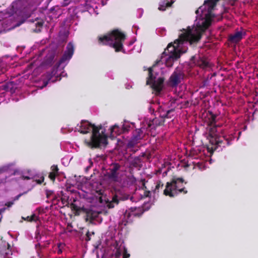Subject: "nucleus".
Returning a JSON list of instances; mask_svg holds the SVG:
<instances>
[{
	"label": "nucleus",
	"mask_w": 258,
	"mask_h": 258,
	"mask_svg": "<svg viewBox=\"0 0 258 258\" xmlns=\"http://www.w3.org/2000/svg\"><path fill=\"white\" fill-rule=\"evenodd\" d=\"M118 126L116 125H114L111 128V133H113V132H116L115 130L118 129Z\"/></svg>",
	"instance_id": "8fccbe9b"
},
{
	"label": "nucleus",
	"mask_w": 258,
	"mask_h": 258,
	"mask_svg": "<svg viewBox=\"0 0 258 258\" xmlns=\"http://www.w3.org/2000/svg\"><path fill=\"white\" fill-rule=\"evenodd\" d=\"M130 195L121 189L115 190V194L112 197V200L106 201V206L109 209L113 208L115 205H117L120 201H124L128 200Z\"/></svg>",
	"instance_id": "0eeeda50"
},
{
	"label": "nucleus",
	"mask_w": 258,
	"mask_h": 258,
	"mask_svg": "<svg viewBox=\"0 0 258 258\" xmlns=\"http://www.w3.org/2000/svg\"><path fill=\"white\" fill-rule=\"evenodd\" d=\"M60 10V8L58 6H55L51 7L49 11L50 13H53L54 15H57V11Z\"/></svg>",
	"instance_id": "72a5a7b5"
},
{
	"label": "nucleus",
	"mask_w": 258,
	"mask_h": 258,
	"mask_svg": "<svg viewBox=\"0 0 258 258\" xmlns=\"http://www.w3.org/2000/svg\"><path fill=\"white\" fill-rule=\"evenodd\" d=\"M51 172L49 174L48 177L50 179L54 182L55 180V178L58 175V168L57 165H53L51 167Z\"/></svg>",
	"instance_id": "a211bd4d"
},
{
	"label": "nucleus",
	"mask_w": 258,
	"mask_h": 258,
	"mask_svg": "<svg viewBox=\"0 0 258 258\" xmlns=\"http://www.w3.org/2000/svg\"><path fill=\"white\" fill-rule=\"evenodd\" d=\"M75 51V46L74 44L70 42L67 45L66 49L64 52L61 57L59 61L57 62L55 66L58 68L61 64L64 63L67 60H69L73 56Z\"/></svg>",
	"instance_id": "1a4fd4ad"
},
{
	"label": "nucleus",
	"mask_w": 258,
	"mask_h": 258,
	"mask_svg": "<svg viewBox=\"0 0 258 258\" xmlns=\"http://www.w3.org/2000/svg\"><path fill=\"white\" fill-rule=\"evenodd\" d=\"M99 201L100 203H103V198L102 197H100L99 198Z\"/></svg>",
	"instance_id": "864d4df0"
},
{
	"label": "nucleus",
	"mask_w": 258,
	"mask_h": 258,
	"mask_svg": "<svg viewBox=\"0 0 258 258\" xmlns=\"http://www.w3.org/2000/svg\"><path fill=\"white\" fill-rule=\"evenodd\" d=\"M26 192H25L24 193H21V194H19L18 195H17V196H16L14 198L13 201H16L18 200L22 195H23L24 194H26Z\"/></svg>",
	"instance_id": "49530a36"
},
{
	"label": "nucleus",
	"mask_w": 258,
	"mask_h": 258,
	"mask_svg": "<svg viewBox=\"0 0 258 258\" xmlns=\"http://www.w3.org/2000/svg\"><path fill=\"white\" fill-rule=\"evenodd\" d=\"M7 245L8 248L6 249V252H5L4 258H12V256L10 255H12L11 250L10 248V245L9 243H7Z\"/></svg>",
	"instance_id": "2f4dec72"
},
{
	"label": "nucleus",
	"mask_w": 258,
	"mask_h": 258,
	"mask_svg": "<svg viewBox=\"0 0 258 258\" xmlns=\"http://www.w3.org/2000/svg\"><path fill=\"white\" fill-rule=\"evenodd\" d=\"M90 168V166H88V167L86 168V169H87V170H88V169H89Z\"/></svg>",
	"instance_id": "13d9d810"
},
{
	"label": "nucleus",
	"mask_w": 258,
	"mask_h": 258,
	"mask_svg": "<svg viewBox=\"0 0 258 258\" xmlns=\"http://www.w3.org/2000/svg\"><path fill=\"white\" fill-rule=\"evenodd\" d=\"M120 168V165L118 163H113L111 165L109 171L106 173V176L111 180L117 181L119 173L118 171Z\"/></svg>",
	"instance_id": "9b49d317"
},
{
	"label": "nucleus",
	"mask_w": 258,
	"mask_h": 258,
	"mask_svg": "<svg viewBox=\"0 0 258 258\" xmlns=\"http://www.w3.org/2000/svg\"><path fill=\"white\" fill-rule=\"evenodd\" d=\"M91 234H94V232H92L91 233L88 230L86 234V241H88L91 240Z\"/></svg>",
	"instance_id": "c9c22d12"
},
{
	"label": "nucleus",
	"mask_w": 258,
	"mask_h": 258,
	"mask_svg": "<svg viewBox=\"0 0 258 258\" xmlns=\"http://www.w3.org/2000/svg\"><path fill=\"white\" fill-rule=\"evenodd\" d=\"M141 181L142 184V188L143 189L146 190L147 189V187L146 186V180L145 179H142Z\"/></svg>",
	"instance_id": "c03bdc74"
},
{
	"label": "nucleus",
	"mask_w": 258,
	"mask_h": 258,
	"mask_svg": "<svg viewBox=\"0 0 258 258\" xmlns=\"http://www.w3.org/2000/svg\"><path fill=\"white\" fill-rule=\"evenodd\" d=\"M168 56L165 59V64L167 67L171 68L173 66L174 62L180 57V53H172L167 54Z\"/></svg>",
	"instance_id": "dca6fc26"
},
{
	"label": "nucleus",
	"mask_w": 258,
	"mask_h": 258,
	"mask_svg": "<svg viewBox=\"0 0 258 258\" xmlns=\"http://www.w3.org/2000/svg\"><path fill=\"white\" fill-rule=\"evenodd\" d=\"M165 120L162 117L161 118H155L149 122L148 127L151 130H155L157 126L164 125Z\"/></svg>",
	"instance_id": "f3484780"
},
{
	"label": "nucleus",
	"mask_w": 258,
	"mask_h": 258,
	"mask_svg": "<svg viewBox=\"0 0 258 258\" xmlns=\"http://www.w3.org/2000/svg\"><path fill=\"white\" fill-rule=\"evenodd\" d=\"M173 4V2H169L167 0L162 2L158 7V10L161 11H164L167 8L170 7Z\"/></svg>",
	"instance_id": "b1692460"
},
{
	"label": "nucleus",
	"mask_w": 258,
	"mask_h": 258,
	"mask_svg": "<svg viewBox=\"0 0 258 258\" xmlns=\"http://www.w3.org/2000/svg\"><path fill=\"white\" fill-rule=\"evenodd\" d=\"M219 0H206L205 1V4L209 5V11L210 12L211 11H213L214 9V8L216 6L217 3Z\"/></svg>",
	"instance_id": "a878e982"
},
{
	"label": "nucleus",
	"mask_w": 258,
	"mask_h": 258,
	"mask_svg": "<svg viewBox=\"0 0 258 258\" xmlns=\"http://www.w3.org/2000/svg\"><path fill=\"white\" fill-rule=\"evenodd\" d=\"M132 178V181L133 182H135V181H136V178H135L134 176H133Z\"/></svg>",
	"instance_id": "6e6d98bb"
},
{
	"label": "nucleus",
	"mask_w": 258,
	"mask_h": 258,
	"mask_svg": "<svg viewBox=\"0 0 258 258\" xmlns=\"http://www.w3.org/2000/svg\"><path fill=\"white\" fill-rule=\"evenodd\" d=\"M5 246H6L5 244H4L3 246H2V245L1 246V247H5Z\"/></svg>",
	"instance_id": "052dcab7"
},
{
	"label": "nucleus",
	"mask_w": 258,
	"mask_h": 258,
	"mask_svg": "<svg viewBox=\"0 0 258 258\" xmlns=\"http://www.w3.org/2000/svg\"><path fill=\"white\" fill-rule=\"evenodd\" d=\"M57 54L56 50L53 49L48 51L44 60V63L46 65L51 66L54 61L55 58Z\"/></svg>",
	"instance_id": "ddd939ff"
},
{
	"label": "nucleus",
	"mask_w": 258,
	"mask_h": 258,
	"mask_svg": "<svg viewBox=\"0 0 258 258\" xmlns=\"http://www.w3.org/2000/svg\"><path fill=\"white\" fill-rule=\"evenodd\" d=\"M125 35L118 29L112 30L110 33L98 37L99 45H109L114 48L116 52L123 51V43Z\"/></svg>",
	"instance_id": "7ed1b4c3"
},
{
	"label": "nucleus",
	"mask_w": 258,
	"mask_h": 258,
	"mask_svg": "<svg viewBox=\"0 0 258 258\" xmlns=\"http://www.w3.org/2000/svg\"><path fill=\"white\" fill-rule=\"evenodd\" d=\"M130 254L127 253V249L125 247L123 248V258H128Z\"/></svg>",
	"instance_id": "58836bf2"
},
{
	"label": "nucleus",
	"mask_w": 258,
	"mask_h": 258,
	"mask_svg": "<svg viewBox=\"0 0 258 258\" xmlns=\"http://www.w3.org/2000/svg\"><path fill=\"white\" fill-rule=\"evenodd\" d=\"M83 212L85 213L86 214V221L93 220L96 216V213L91 210H89V209H86V210L85 211H83Z\"/></svg>",
	"instance_id": "412c9836"
},
{
	"label": "nucleus",
	"mask_w": 258,
	"mask_h": 258,
	"mask_svg": "<svg viewBox=\"0 0 258 258\" xmlns=\"http://www.w3.org/2000/svg\"><path fill=\"white\" fill-rule=\"evenodd\" d=\"M11 165H7L4 166L0 168V174H2L4 172L10 173L11 171Z\"/></svg>",
	"instance_id": "c85d7f7f"
},
{
	"label": "nucleus",
	"mask_w": 258,
	"mask_h": 258,
	"mask_svg": "<svg viewBox=\"0 0 258 258\" xmlns=\"http://www.w3.org/2000/svg\"><path fill=\"white\" fill-rule=\"evenodd\" d=\"M138 141H138L136 139H134V138L132 137L131 139L127 143V147L132 148L134 147L135 145H136L138 143Z\"/></svg>",
	"instance_id": "c756f323"
},
{
	"label": "nucleus",
	"mask_w": 258,
	"mask_h": 258,
	"mask_svg": "<svg viewBox=\"0 0 258 258\" xmlns=\"http://www.w3.org/2000/svg\"><path fill=\"white\" fill-rule=\"evenodd\" d=\"M5 211V208H2L0 209V213L4 212Z\"/></svg>",
	"instance_id": "5fc2aeb1"
},
{
	"label": "nucleus",
	"mask_w": 258,
	"mask_h": 258,
	"mask_svg": "<svg viewBox=\"0 0 258 258\" xmlns=\"http://www.w3.org/2000/svg\"><path fill=\"white\" fill-rule=\"evenodd\" d=\"M164 80L163 77H159L150 84L151 88L155 92L156 95L159 94L162 91Z\"/></svg>",
	"instance_id": "f8f14e48"
},
{
	"label": "nucleus",
	"mask_w": 258,
	"mask_h": 258,
	"mask_svg": "<svg viewBox=\"0 0 258 258\" xmlns=\"http://www.w3.org/2000/svg\"><path fill=\"white\" fill-rule=\"evenodd\" d=\"M210 114L211 116L210 118V124L211 125H214L216 123V115L213 114L211 112Z\"/></svg>",
	"instance_id": "473e14b6"
},
{
	"label": "nucleus",
	"mask_w": 258,
	"mask_h": 258,
	"mask_svg": "<svg viewBox=\"0 0 258 258\" xmlns=\"http://www.w3.org/2000/svg\"><path fill=\"white\" fill-rule=\"evenodd\" d=\"M186 183L182 178L174 177L171 181L166 183L165 188L163 190V195L173 198L179 193L186 194L187 193V190L183 184Z\"/></svg>",
	"instance_id": "20e7f679"
},
{
	"label": "nucleus",
	"mask_w": 258,
	"mask_h": 258,
	"mask_svg": "<svg viewBox=\"0 0 258 258\" xmlns=\"http://www.w3.org/2000/svg\"><path fill=\"white\" fill-rule=\"evenodd\" d=\"M68 198H66L65 196L63 197H62L61 198V201L63 205H66L67 206L69 204V202L68 201Z\"/></svg>",
	"instance_id": "ea45409f"
},
{
	"label": "nucleus",
	"mask_w": 258,
	"mask_h": 258,
	"mask_svg": "<svg viewBox=\"0 0 258 258\" xmlns=\"http://www.w3.org/2000/svg\"><path fill=\"white\" fill-rule=\"evenodd\" d=\"M122 253V251L120 249H117L114 253V255L116 258H118L120 256Z\"/></svg>",
	"instance_id": "4c0bfd02"
},
{
	"label": "nucleus",
	"mask_w": 258,
	"mask_h": 258,
	"mask_svg": "<svg viewBox=\"0 0 258 258\" xmlns=\"http://www.w3.org/2000/svg\"><path fill=\"white\" fill-rule=\"evenodd\" d=\"M201 38V34L197 30H192L188 27L187 29L184 30L181 33L178 39L175 40L174 44L172 43H169L164 52L161 54V58L163 59L167 54L172 53H180L177 47L180 44H183L184 41L189 42L190 44L196 43L200 41Z\"/></svg>",
	"instance_id": "f03ea898"
},
{
	"label": "nucleus",
	"mask_w": 258,
	"mask_h": 258,
	"mask_svg": "<svg viewBox=\"0 0 258 258\" xmlns=\"http://www.w3.org/2000/svg\"><path fill=\"white\" fill-rule=\"evenodd\" d=\"M71 2V0H63L61 3V7H65L68 6Z\"/></svg>",
	"instance_id": "a19ab883"
},
{
	"label": "nucleus",
	"mask_w": 258,
	"mask_h": 258,
	"mask_svg": "<svg viewBox=\"0 0 258 258\" xmlns=\"http://www.w3.org/2000/svg\"><path fill=\"white\" fill-rule=\"evenodd\" d=\"M76 130L82 134H86L92 131L90 138L84 140L85 144L91 149L101 148L108 144L107 136L101 124L96 126L87 120H82Z\"/></svg>",
	"instance_id": "f257e3e1"
},
{
	"label": "nucleus",
	"mask_w": 258,
	"mask_h": 258,
	"mask_svg": "<svg viewBox=\"0 0 258 258\" xmlns=\"http://www.w3.org/2000/svg\"><path fill=\"white\" fill-rule=\"evenodd\" d=\"M245 34V33L242 31H236L228 36V41L232 43H238L242 39Z\"/></svg>",
	"instance_id": "4468645a"
},
{
	"label": "nucleus",
	"mask_w": 258,
	"mask_h": 258,
	"mask_svg": "<svg viewBox=\"0 0 258 258\" xmlns=\"http://www.w3.org/2000/svg\"><path fill=\"white\" fill-rule=\"evenodd\" d=\"M43 22H37L35 25L36 26H38V27H42L43 26Z\"/></svg>",
	"instance_id": "603ef678"
},
{
	"label": "nucleus",
	"mask_w": 258,
	"mask_h": 258,
	"mask_svg": "<svg viewBox=\"0 0 258 258\" xmlns=\"http://www.w3.org/2000/svg\"><path fill=\"white\" fill-rule=\"evenodd\" d=\"M13 82H9L7 84V86H5V89L7 91H8L9 89H10L11 90L13 88Z\"/></svg>",
	"instance_id": "37998d69"
},
{
	"label": "nucleus",
	"mask_w": 258,
	"mask_h": 258,
	"mask_svg": "<svg viewBox=\"0 0 258 258\" xmlns=\"http://www.w3.org/2000/svg\"><path fill=\"white\" fill-rule=\"evenodd\" d=\"M70 208L72 211L75 212L74 213L76 215H79L81 212L85 211L86 210L85 208L79 207L74 203H71L70 204Z\"/></svg>",
	"instance_id": "5701e85b"
},
{
	"label": "nucleus",
	"mask_w": 258,
	"mask_h": 258,
	"mask_svg": "<svg viewBox=\"0 0 258 258\" xmlns=\"http://www.w3.org/2000/svg\"><path fill=\"white\" fill-rule=\"evenodd\" d=\"M44 247L43 245H41L40 243H37L35 245V248L38 254H39L41 250Z\"/></svg>",
	"instance_id": "f704fd0d"
},
{
	"label": "nucleus",
	"mask_w": 258,
	"mask_h": 258,
	"mask_svg": "<svg viewBox=\"0 0 258 258\" xmlns=\"http://www.w3.org/2000/svg\"><path fill=\"white\" fill-rule=\"evenodd\" d=\"M137 210V208H133L132 207L130 211H126L124 214V217L126 219L127 222L131 220L130 218L132 217H140L143 212L138 213L136 212Z\"/></svg>",
	"instance_id": "2eb2a0df"
},
{
	"label": "nucleus",
	"mask_w": 258,
	"mask_h": 258,
	"mask_svg": "<svg viewBox=\"0 0 258 258\" xmlns=\"http://www.w3.org/2000/svg\"><path fill=\"white\" fill-rule=\"evenodd\" d=\"M141 162V159L139 157H136L131 162V165L135 167H138Z\"/></svg>",
	"instance_id": "7c9ffc66"
},
{
	"label": "nucleus",
	"mask_w": 258,
	"mask_h": 258,
	"mask_svg": "<svg viewBox=\"0 0 258 258\" xmlns=\"http://www.w3.org/2000/svg\"><path fill=\"white\" fill-rule=\"evenodd\" d=\"M63 244L59 243L57 244V247L58 248V250L57 251V253L58 254H60L62 253V251L61 250V247H62Z\"/></svg>",
	"instance_id": "a18cd8bd"
},
{
	"label": "nucleus",
	"mask_w": 258,
	"mask_h": 258,
	"mask_svg": "<svg viewBox=\"0 0 258 258\" xmlns=\"http://www.w3.org/2000/svg\"><path fill=\"white\" fill-rule=\"evenodd\" d=\"M55 71L54 70H53L51 72H48L46 74V78L47 79V80L46 81L44 82V87H46L48 84V82H51L52 83H54L57 80L56 79L54 80H52V77L53 75H55Z\"/></svg>",
	"instance_id": "4be33fe9"
},
{
	"label": "nucleus",
	"mask_w": 258,
	"mask_h": 258,
	"mask_svg": "<svg viewBox=\"0 0 258 258\" xmlns=\"http://www.w3.org/2000/svg\"><path fill=\"white\" fill-rule=\"evenodd\" d=\"M22 219L24 220L25 221H27L28 222H37L39 220V217H37L35 214H32L30 216H27L25 218L22 217Z\"/></svg>",
	"instance_id": "bb28decb"
},
{
	"label": "nucleus",
	"mask_w": 258,
	"mask_h": 258,
	"mask_svg": "<svg viewBox=\"0 0 258 258\" xmlns=\"http://www.w3.org/2000/svg\"><path fill=\"white\" fill-rule=\"evenodd\" d=\"M209 5L205 4V1L204 2L203 6H202L199 8L196 11V14L198 15H200V13L202 14V16L205 17V19L202 22L201 24H199L197 26L198 28L195 29H191L192 30H197L198 32L202 34V33L204 32L206 29H207L211 25V20L212 17V11H211L210 12L209 11Z\"/></svg>",
	"instance_id": "423d86ee"
},
{
	"label": "nucleus",
	"mask_w": 258,
	"mask_h": 258,
	"mask_svg": "<svg viewBox=\"0 0 258 258\" xmlns=\"http://www.w3.org/2000/svg\"><path fill=\"white\" fill-rule=\"evenodd\" d=\"M163 183L160 180L157 181L155 185V189L152 190L153 197H155L156 195H158V193L163 189Z\"/></svg>",
	"instance_id": "aec40b11"
},
{
	"label": "nucleus",
	"mask_w": 258,
	"mask_h": 258,
	"mask_svg": "<svg viewBox=\"0 0 258 258\" xmlns=\"http://www.w3.org/2000/svg\"><path fill=\"white\" fill-rule=\"evenodd\" d=\"M190 60L195 64L202 69H205L209 67V62L208 58L200 54L191 56Z\"/></svg>",
	"instance_id": "9d476101"
},
{
	"label": "nucleus",
	"mask_w": 258,
	"mask_h": 258,
	"mask_svg": "<svg viewBox=\"0 0 258 258\" xmlns=\"http://www.w3.org/2000/svg\"><path fill=\"white\" fill-rule=\"evenodd\" d=\"M155 65L148 68V77L147 78L146 85H149L150 84L156 80V77L153 75V68Z\"/></svg>",
	"instance_id": "6ab92c4d"
},
{
	"label": "nucleus",
	"mask_w": 258,
	"mask_h": 258,
	"mask_svg": "<svg viewBox=\"0 0 258 258\" xmlns=\"http://www.w3.org/2000/svg\"><path fill=\"white\" fill-rule=\"evenodd\" d=\"M15 174V172H14L12 174L14 175Z\"/></svg>",
	"instance_id": "680f3d73"
},
{
	"label": "nucleus",
	"mask_w": 258,
	"mask_h": 258,
	"mask_svg": "<svg viewBox=\"0 0 258 258\" xmlns=\"http://www.w3.org/2000/svg\"><path fill=\"white\" fill-rule=\"evenodd\" d=\"M53 192L51 190H46V197L47 198H49L52 194Z\"/></svg>",
	"instance_id": "09e8293b"
},
{
	"label": "nucleus",
	"mask_w": 258,
	"mask_h": 258,
	"mask_svg": "<svg viewBox=\"0 0 258 258\" xmlns=\"http://www.w3.org/2000/svg\"><path fill=\"white\" fill-rule=\"evenodd\" d=\"M14 204V201L9 202L5 204L8 207H11Z\"/></svg>",
	"instance_id": "3c124183"
},
{
	"label": "nucleus",
	"mask_w": 258,
	"mask_h": 258,
	"mask_svg": "<svg viewBox=\"0 0 258 258\" xmlns=\"http://www.w3.org/2000/svg\"><path fill=\"white\" fill-rule=\"evenodd\" d=\"M160 60H156L155 64H154V65H155V66H156V64H157V63H158L160 61Z\"/></svg>",
	"instance_id": "4d7b16f0"
},
{
	"label": "nucleus",
	"mask_w": 258,
	"mask_h": 258,
	"mask_svg": "<svg viewBox=\"0 0 258 258\" xmlns=\"http://www.w3.org/2000/svg\"><path fill=\"white\" fill-rule=\"evenodd\" d=\"M25 178L26 179H29V177H26Z\"/></svg>",
	"instance_id": "bf43d9fd"
},
{
	"label": "nucleus",
	"mask_w": 258,
	"mask_h": 258,
	"mask_svg": "<svg viewBox=\"0 0 258 258\" xmlns=\"http://www.w3.org/2000/svg\"><path fill=\"white\" fill-rule=\"evenodd\" d=\"M152 194H153L152 191L145 190L144 192V197L145 198L150 197L151 196Z\"/></svg>",
	"instance_id": "79ce46f5"
},
{
	"label": "nucleus",
	"mask_w": 258,
	"mask_h": 258,
	"mask_svg": "<svg viewBox=\"0 0 258 258\" xmlns=\"http://www.w3.org/2000/svg\"><path fill=\"white\" fill-rule=\"evenodd\" d=\"M44 177L43 176H42L40 177V179H36V182L38 183V184H41L43 181H44Z\"/></svg>",
	"instance_id": "de8ad7c7"
},
{
	"label": "nucleus",
	"mask_w": 258,
	"mask_h": 258,
	"mask_svg": "<svg viewBox=\"0 0 258 258\" xmlns=\"http://www.w3.org/2000/svg\"><path fill=\"white\" fill-rule=\"evenodd\" d=\"M185 75L179 70L176 69L169 77L168 85L172 88L176 87L184 79Z\"/></svg>",
	"instance_id": "6e6552de"
},
{
	"label": "nucleus",
	"mask_w": 258,
	"mask_h": 258,
	"mask_svg": "<svg viewBox=\"0 0 258 258\" xmlns=\"http://www.w3.org/2000/svg\"><path fill=\"white\" fill-rule=\"evenodd\" d=\"M216 130V127L211 128L209 136L210 139L209 142L210 145L207 147V150L209 152L212 153L214 151L218 149L219 147H225L226 146H229L231 145V142L234 139V137L232 135L228 136H223V139H221L220 138H215L212 135V132Z\"/></svg>",
	"instance_id": "39448f33"
},
{
	"label": "nucleus",
	"mask_w": 258,
	"mask_h": 258,
	"mask_svg": "<svg viewBox=\"0 0 258 258\" xmlns=\"http://www.w3.org/2000/svg\"><path fill=\"white\" fill-rule=\"evenodd\" d=\"M6 69L4 67V64L3 62L0 61V74L4 73Z\"/></svg>",
	"instance_id": "e433bc0d"
},
{
	"label": "nucleus",
	"mask_w": 258,
	"mask_h": 258,
	"mask_svg": "<svg viewBox=\"0 0 258 258\" xmlns=\"http://www.w3.org/2000/svg\"><path fill=\"white\" fill-rule=\"evenodd\" d=\"M174 112V109H171L166 111V112L162 115H160L161 117L164 119L165 118H171L173 116V113Z\"/></svg>",
	"instance_id": "cd10ccee"
},
{
	"label": "nucleus",
	"mask_w": 258,
	"mask_h": 258,
	"mask_svg": "<svg viewBox=\"0 0 258 258\" xmlns=\"http://www.w3.org/2000/svg\"><path fill=\"white\" fill-rule=\"evenodd\" d=\"M132 137L138 141L141 140L143 138V132L141 128H138L135 130Z\"/></svg>",
	"instance_id": "393cba45"
}]
</instances>
